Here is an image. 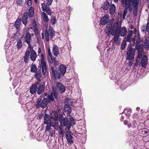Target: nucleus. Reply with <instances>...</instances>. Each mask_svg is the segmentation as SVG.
Returning <instances> with one entry per match:
<instances>
[{"instance_id":"obj_22","label":"nucleus","mask_w":149,"mask_h":149,"mask_svg":"<svg viewBox=\"0 0 149 149\" xmlns=\"http://www.w3.org/2000/svg\"><path fill=\"white\" fill-rule=\"evenodd\" d=\"M109 6V2L108 1H106L104 2V4L102 6L101 8H102L105 11L108 9Z\"/></svg>"},{"instance_id":"obj_14","label":"nucleus","mask_w":149,"mask_h":149,"mask_svg":"<svg viewBox=\"0 0 149 149\" xmlns=\"http://www.w3.org/2000/svg\"><path fill=\"white\" fill-rule=\"evenodd\" d=\"M45 88V84H39L38 86L37 89V93L40 95L44 91Z\"/></svg>"},{"instance_id":"obj_2","label":"nucleus","mask_w":149,"mask_h":149,"mask_svg":"<svg viewBox=\"0 0 149 149\" xmlns=\"http://www.w3.org/2000/svg\"><path fill=\"white\" fill-rule=\"evenodd\" d=\"M129 5L130 8H132L131 12L133 10V15L136 17L137 15L138 7L139 0H128Z\"/></svg>"},{"instance_id":"obj_35","label":"nucleus","mask_w":149,"mask_h":149,"mask_svg":"<svg viewBox=\"0 0 149 149\" xmlns=\"http://www.w3.org/2000/svg\"><path fill=\"white\" fill-rule=\"evenodd\" d=\"M126 41L125 40H123L122 43L121 45V49L122 50H123L125 49L126 45Z\"/></svg>"},{"instance_id":"obj_6","label":"nucleus","mask_w":149,"mask_h":149,"mask_svg":"<svg viewBox=\"0 0 149 149\" xmlns=\"http://www.w3.org/2000/svg\"><path fill=\"white\" fill-rule=\"evenodd\" d=\"M58 117L59 121L61 126H66L68 129H69L71 127V124L67 118L66 117H64L62 114H60Z\"/></svg>"},{"instance_id":"obj_52","label":"nucleus","mask_w":149,"mask_h":149,"mask_svg":"<svg viewBox=\"0 0 149 149\" xmlns=\"http://www.w3.org/2000/svg\"><path fill=\"white\" fill-rule=\"evenodd\" d=\"M48 6H50L53 0H46Z\"/></svg>"},{"instance_id":"obj_10","label":"nucleus","mask_w":149,"mask_h":149,"mask_svg":"<svg viewBox=\"0 0 149 149\" xmlns=\"http://www.w3.org/2000/svg\"><path fill=\"white\" fill-rule=\"evenodd\" d=\"M73 134L71 132L67 131L66 132L65 137L67 142L70 144L74 143Z\"/></svg>"},{"instance_id":"obj_4","label":"nucleus","mask_w":149,"mask_h":149,"mask_svg":"<svg viewBox=\"0 0 149 149\" xmlns=\"http://www.w3.org/2000/svg\"><path fill=\"white\" fill-rule=\"evenodd\" d=\"M127 50L126 60H133L134 58L135 55V49L132 48L131 45H129L127 48Z\"/></svg>"},{"instance_id":"obj_55","label":"nucleus","mask_w":149,"mask_h":149,"mask_svg":"<svg viewBox=\"0 0 149 149\" xmlns=\"http://www.w3.org/2000/svg\"><path fill=\"white\" fill-rule=\"evenodd\" d=\"M53 91L54 97L56 99H57L58 97L57 96V94L56 92V91H55V90L54 89H53Z\"/></svg>"},{"instance_id":"obj_36","label":"nucleus","mask_w":149,"mask_h":149,"mask_svg":"<svg viewBox=\"0 0 149 149\" xmlns=\"http://www.w3.org/2000/svg\"><path fill=\"white\" fill-rule=\"evenodd\" d=\"M114 35V36L113 38V41L115 42L118 40L120 36V35L118 33H116V34Z\"/></svg>"},{"instance_id":"obj_3","label":"nucleus","mask_w":149,"mask_h":149,"mask_svg":"<svg viewBox=\"0 0 149 149\" xmlns=\"http://www.w3.org/2000/svg\"><path fill=\"white\" fill-rule=\"evenodd\" d=\"M47 104L48 99L44 98L42 100V97L40 96L37 99L35 106L36 109H39L40 107L43 109L47 106Z\"/></svg>"},{"instance_id":"obj_13","label":"nucleus","mask_w":149,"mask_h":149,"mask_svg":"<svg viewBox=\"0 0 149 149\" xmlns=\"http://www.w3.org/2000/svg\"><path fill=\"white\" fill-rule=\"evenodd\" d=\"M56 87L58 91L61 93H64L65 90V88L60 82H57L56 83Z\"/></svg>"},{"instance_id":"obj_37","label":"nucleus","mask_w":149,"mask_h":149,"mask_svg":"<svg viewBox=\"0 0 149 149\" xmlns=\"http://www.w3.org/2000/svg\"><path fill=\"white\" fill-rule=\"evenodd\" d=\"M51 22L52 23V25H54L56 23V19L54 16H52L51 17V18L50 19Z\"/></svg>"},{"instance_id":"obj_58","label":"nucleus","mask_w":149,"mask_h":149,"mask_svg":"<svg viewBox=\"0 0 149 149\" xmlns=\"http://www.w3.org/2000/svg\"><path fill=\"white\" fill-rule=\"evenodd\" d=\"M125 39H126V41L128 42H130L131 40V37L127 36V38H125Z\"/></svg>"},{"instance_id":"obj_50","label":"nucleus","mask_w":149,"mask_h":149,"mask_svg":"<svg viewBox=\"0 0 149 149\" xmlns=\"http://www.w3.org/2000/svg\"><path fill=\"white\" fill-rule=\"evenodd\" d=\"M64 110L67 111V112H71L72 111L71 108V107H68V109H64Z\"/></svg>"},{"instance_id":"obj_23","label":"nucleus","mask_w":149,"mask_h":149,"mask_svg":"<svg viewBox=\"0 0 149 149\" xmlns=\"http://www.w3.org/2000/svg\"><path fill=\"white\" fill-rule=\"evenodd\" d=\"M29 55L30 52L28 50H27L26 51L25 55L23 57L24 61L26 63H28V59Z\"/></svg>"},{"instance_id":"obj_49","label":"nucleus","mask_w":149,"mask_h":149,"mask_svg":"<svg viewBox=\"0 0 149 149\" xmlns=\"http://www.w3.org/2000/svg\"><path fill=\"white\" fill-rule=\"evenodd\" d=\"M38 27H36L35 28H33V30L34 31V32L36 34V35H38Z\"/></svg>"},{"instance_id":"obj_5","label":"nucleus","mask_w":149,"mask_h":149,"mask_svg":"<svg viewBox=\"0 0 149 149\" xmlns=\"http://www.w3.org/2000/svg\"><path fill=\"white\" fill-rule=\"evenodd\" d=\"M135 49L138 51V54L137 58L140 59L141 58L143 52V45L141 43L140 38H138L136 42Z\"/></svg>"},{"instance_id":"obj_40","label":"nucleus","mask_w":149,"mask_h":149,"mask_svg":"<svg viewBox=\"0 0 149 149\" xmlns=\"http://www.w3.org/2000/svg\"><path fill=\"white\" fill-rule=\"evenodd\" d=\"M27 19H26L24 17H22V21L23 23L26 26L28 23L27 20Z\"/></svg>"},{"instance_id":"obj_53","label":"nucleus","mask_w":149,"mask_h":149,"mask_svg":"<svg viewBox=\"0 0 149 149\" xmlns=\"http://www.w3.org/2000/svg\"><path fill=\"white\" fill-rule=\"evenodd\" d=\"M133 33V31L132 30L129 31V33L127 36L129 38V37H131V36L132 35Z\"/></svg>"},{"instance_id":"obj_46","label":"nucleus","mask_w":149,"mask_h":149,"mask_svg":"<svg viewBox=\"0 0 149 149\" xmlns=\"http://www.w3.org/2000/svg\"><path fill=\"white\" fill-rule=\"evenodd\" d=\"M19 24H18L17 23H16V22H15L14 25V26L15 27L16 29L17 30H18L19 28Z\"/></svg>"},{"instance_id":"obj_29","label":"nucleus","mask_w":149,"mask_h":149,"mask_svg":"<svg viewBox=\"0 0 149 149\" xmlns=\"http://www.w3.org/2000/svg\"><path fill=\"white\" fill-rule=\"evenodd\" d=\"M48 53L49 56V61L50 63H53V58L52 57V53L51 52L50 49L49 48L48 49Z\"/></svg>"},{"instance_id":"obj_27","label":"nucleus","mask_w":149,"mask_h":149,"mask_svg":"<svg viewBox=\"0 0 149 149\" xmlns=\"http://www.w3.org/2000/svg\"><path fill=\"white\" fill-rule=\"evenodd\" d=\"M49 115L45 113L44 116V123L45 124H48L49 119Z\"/></svg>"},{"instance_id":"obj_1","label":"nucleus","mask_w":149,"mask_h":149,"mask_svg":"<svg viewBox=\"0 0 149 149\" xmlns=\"http://www.w3.org/2000/svg\"><path fill=\"white\" fill-rule=\"evenodd\" d=\"M120 28L117 22H114L113 25L111 23L107 25V28L105 29L106 33L108 35H110L111 33V34L113 36L118 33Z\"/></svg>"},{"instance_id":"obj_15","label":"nucleus","mask_w":149,"mask_h":149,"mask_svg":"<svg viewBox=\"0 0 149 149\" xmlns=\"http://www.w3.org/2000/svg\"><path fill=\"white\" fill-rule=\"evenodd\" d=\"M127 33L126 28L125 26H123L120 28V30L118 32V33L121 36H124L126 35Z\"/></svg>"},{"instance_id":"obj_17","label":"nucleus","mask_w":149,"mask_h":149,"mask_svg":"<svg viewBox=\"0 0 149 149\" xmlns=\"http://www.w3.org/2000/svg\"><path fill=\"white\" fill-rule=\"evenodd\" d=\"M59 71L63 76L66 72V67L64 65L61 64L58 66Z\"/></svg>"},{"instance_id":"obj_62","label":"nucleus","mask_w":149,"mask_h":149,"mask_svg":"<svg viewBox=\"0 0 149 149\" xmlns=\"http://www.w3.org/2000/svg\"><path fill=\"white\" fill-rule=\"evenodd\" d=\"M53 63H54V64L56 66L58 65V61H56V60H55V61H53Z\"/></svg>"},{"instance_id":"obj_48","label":"nucleus","mask_w":149,"mask_h":149,"mask_svg":"<svg viewBox=\"0 0 149 149\" xmlns=\"http://www.w3.org/2000/svg\"><path fill=\"white\" fill-rule=\"evenodd\" d=\"M60 130L59 132V134L62 137H63L64 135L63 130L61 128H60Z\"/></svg>"},{"instance_id":"obj_8","label":"nucleus","mask_w":149,"mask_h":149,"mask_svg":"<svg viewBox=\"0 0 149 149\" xmlns=\"http://www.w3.org/2000/svg\"><path fill=\"white\" fill-rule=\"evenodd\" d=\"M53 29L51 26H49V31H48L47 29L45 30V39L47 41H49V36L50 38H52L54 35V32L53 31Z\"/></svg>"},{"instance_id":"obj_33","label":"nucleus","mask_w":149,"mask_h":149,"mask_svg":"<svg viewBox=\"0 0 149 149\" xmlns=\"http://www.w3.org/2000/svg\"><path fill=\"white\" fill-rule=\"evenodd\" d=\"M37 70L36 65L35 64H32L31 67L30 71L33 72H35Z\"/></svg>"},{"instance_id":"obj_56","label":"nucleus","mask_w":149,"mask_h":149,"mask_svg":"<svg viewBox=\"0 0 149 149\" xmlns=\"http://www.w3.org/2000/svg\"><path fill=\"white\" fill-rule=\"evenodd\" d=\"M51 127L50 126L47 125L46 127V130L48 131H49Z\"/></svg>"},{"instance_id":"obj_21","label":"nucleus","mask_w":149,"mask_h":149,"mask_svg":"<svg viewBox=\"0 0 149 149\" xmlns=\"http://www.w3.org/2000/svg\"><path fill=\"white\" fill-rule=\"evenodd\" d=\"M52 53L56 57H57L59 54V52L58 51V47L57 46L55 45H54L53 47Z\"/></svg>"},{"instance_id":"obj_42","label":"nucleus","mask_w":149,"mask_h":149,"mask_svg":"<svg viewBox=\"0 0 149 149\" xmlns=\"http://www.w3.org/2000/svg\"><path fill=\"white\" fill-rule=\"evenodd\" d=\"M43 63H46L44 62V56L43 54L41 55V64H42Z\"/></svg>"},{"instance_id":"obj_43","label":"nucleus","mask_w":149,"mask_h":149,"mask_svg":"<svg viewBox=\"0 0 149 149\" xmlns=\"http://www.w3.org/2000/svg\"><path fill=\"white\" fill-rule=\"evenodd\" d=\"M149 21V20L148 19V21L147 24V25L146 26V31L148 33L149 32V22H148Z\"/></svg>"},{"instance_id":"obj_31","label":"nucleus","mask_w":149,"mask_h":149,"mask_svg":"<svg viewBox=\"0 0 149 149\" xmlns=\"http://www.w3.org/2000/svg\"><path fill=\"white\" fill-rule=\"evenodd\" d=\"M49 123L51 126L54 127L55 125L56 124V122L55 120L53 117H51L49 120Z\"/></svg>"},{"instance_id":"obj_51","label":"nucleus","mask_w":149,"mask_h":149,"mask_svg":"<svg viewBox=\"0 0 149 149\" xmlns=\"http://www.w3.org/2000/svg\"><path fill=\"white\" fill-rule=\"evenodd\" d=\"M32 0H27V5L30 6L32 5Z\"/></svg>"},{"instance_id":"obj_44","label":"nucleus","mask_w":149,"mask_h":149,"mask_svg":"<svg viewBox=\"0 0 149 149\" xmlns=\"http://www.w3.org/2000/svg\"><path fill=\"white\" fill-rule=\"evenodd\" d=\"M31 42H29V43H27L28 45V48H27V50H28L29 52L30 51H31V50H33L32 49V47L31 46L30 44Z\"/></svg>"},{"instance_id":"obj_47","label":"nucleus","mask_w":149,"mask_h":149,"mask_svg":"<svg viewBox=\"0 0 149 149\" xmlns=\"http://www.w3.org/2000/svg\"><path fill=\"white\" fill-rule=\"evenodd\" d=\"M140 38L139 37H137V38H136V39H137V38ZM131 40H132V41L133 42V44H132V45L133 46H134V45H136V40H136V39L134 38H132V39Z\"/></svg>"},{"instance_id":"obj_18","label":"nucleus","mask_w":149,"mask_h":149,"mask_svg":"<svg viewBox=\"0 0 149 149\" xmlns=\"http://www.w3.org/2000/svg\"><path fill=\"white\" fill-rule=\"evenodd\" d=\"M30 58L31 60L33 61H34L36 60V59L37 57V54L34 50H31L30 51Z\"/></svg>"},{"instance_id":"obj_24","label":"nucleus","mask_w":149,"mask_h":149,"mask_svg":"<svg viewBox=\"0 0 149 149\" xmlns=\"http://www.w3.org/2000/svg\"><path fill=\"white\" fill-rule=\"evenodd\" d=\"M137 125V123H136V121L133 120L132 121L129 122L128 124L127 127L128 128L131 127L132 128H136Z\"/></svg>"},{"instance_id":"obj_59","label":"nucleus","mask_w":149,"mask_h":149,"mask_svg":"<svg viewBox=\"0 0 149 149\" xmlns=\"http://www.w3.org/2000/svg\"><path fill=\"white\" fill-rule=\"evenodd\" d=\"M141 132L142 134L144 135L148 133V131L147 130H143L141 131Z\"/></svg>"},{"instance_id":"obj_20","label":"nucleus","mask_w":149,"mask_h":149,"mask_svg":"<svg viewBox=\"0 0 149 149\" xmlns=\"http://www.w3.org/2000/svg\"><path fill=\"white\" fill-rule=\"evenodd\" d=\"M148 58L146 56H144L142 58L141 61V65L143 68L146 67L147 62Z\"/></svg>"},{"instance_id":"obj_32","label":"nucleus","mask_w":149,"mask_h":149,"mask_svg":"<svg viewBox=\"0 0 149 149\" xmlns=\"http://www.w3.org/2000/svg\"><path fill=\"white\" fill-rule=\"evenodd\" d=\"M35 72V77L36 78L37 80H39V81H40V78H41V74L40 72V71H38Z\"/></svg>"},{"instance_id":"obj_41","label":"nucleus","mask_w":149,"mask_h":149,"mask_svg":"<svg viewBox=\"0 0 149 149\" xmlns=\"http://www.w3.org/2000/svg\"><path fill=\"white\" fill-rule=\"evenodd\" d=\"M23 3L22 0H17L16 3L18 5L22 6V3Z\"/></svg>"},{"instance_id":"obj_28","label":"nucleus","mask_w":149,"mask_h":149,"mask_svg":"<svg viewBox=\"0 0 149 149\" xmlns=\"http://www.w3.org/2000/svg\"><path fill=\"white\" fill-rule=\"evenodd\" d=\"M46 63H43L42 64H41L40 67L42 68V71L43 74L45 75L46 72Z\"/></svg>"},{"instance_id":"obj_57","label":"nucleus","mask_w":149,"mask_h":149,"mask_svg":"<svg viewBox=\"0 0 149 149\" xmlns=\"http://www.w3.org/2000/svg\"><path fill=\"white\" fill-rule=\"evenodd\" d=\"M43 116V114L42 113H41L39 114L38 117H39V119L41 120Z\"/></svg>"},{"instance_id":"obj_61","label":"nucleus","mask_w":149,"mask_h":149,"mask_svg":"<svg viewBox=\"0 0 149 149\" xmlns=\"http://www.w3.org/2000/svg\"><path fill=\"white\" fill-rule=\"evenodd\" d=\"M58 125L57 124V125H56V124L55 125V126L54 127V129L55 130V131L56 130H58Z\"/></svg>"},{"instance_id":"obj_19","label":"nucleus","mask_w":149,"mask_h":149,"mask_svg":"<svg viewBox=\"0 0 149 149\" xmlns=\"http://www.w3.org/2000/svg\"><path fill=\"white\" fill-rule=\"evenodd\" d=\"M42 11L46 12L49 15H51L52 14V12L50 7L47 5L45 6V8L42 7Z\"/></svg>"},{"instance_id":"obj_63","label":"nucleus","mask_w":149,"mask_h":149,"mask_svg":"<svg viewBox=\"0 0 149 149\" xmlns=\"http://www.w3.org/2000/svg\"><path fill=\"white\" fill-rule=\"evenodd\" d=\"M70 107L69 105H68V104H65L64 106V109H68V107Z\"/></svg>"},{"instance_id":"obj_60","label":"nucleus","mask_w":149,"mask_h":149,"mask_svg":"<svg viewBox=\"0 0 149 149\" xmlns=\"http://www.w3.org/2000/svg\"><path fill=\"white\" fill-rule=\"evenodd\" d=\"M15 22L18 24H20L21 22V19L20 18H18Z\"/></svg>"},{"instance_id":"obj_45","label":"nucleus","mask_w":149,"mask_h":149,"mask_svg":"<svg viewBox=\"0 0 149 149\" xmlns=\"http://www.w3.org/2000/svg\"><path fill=\"white\" fill-rule=\"evenodd\" d=\"M33 28L38 27L37 23L36 22L35 19H34L33 20Z\"/></svg>"},{"instance_id":"obj_11","label":"nucleus","mask_w":149,"mask_h":149,"mask_svg":"<svg viewBox=\"0 0 149 149\" xmlns=\"http://www.w3.org/2000/svg\"><path fill=\"white\" fill-rule=\"evenodd\" d=\"M34 10L32 6L31 7L29 10V13L27 12H24L22 17L28 19V16L30 17H32L34 15Z\"/></svg>"},{"instance_id":"obj_16","label":"nucleus","mask_w":149,"mask_h":149,"mask_svg":"<svg viewBox=\"0 0 149 149\" xmlns=\"http://www.w3.org/2000/svg\"><path fill=\"white\" fill-rule=\"evenodd\" d=\"M39 83L37 82L35 84H33L30 89V92L32 94H33L37 91V89L38 88V85Z\"/></svg>"},{"instance_id":"obj_39","label":"nucleus","mask_w":149,"mask_h":149,"mask_svg":"<svg viewBox=\"0 0 149 149\" xmlns=\"http://www.w3.org/2000/svg\"><path fill=\"white\" fill-rule=\"evenodd\" d=\"M22 43L21 40L19 39L17 42V48L18 49H20L22 47Z\"/></svg>"},{"instance_id":"obj_26","label":"nucleus","mask_w":149,"mask_h":149,"mask_svg":"<svg viewBox=\"0 0 149 149\" xmlns=\"http://www.w3.org/2000/svg\"><path fill=\"white\" fill-rule=\"evenodd\" d=\"M25 42L27 43H29L31 40V37L29 33H27L25 36Z\"/></svg>"},{"instance_id":"obj_12","label":"nucleus","mask_w":149,"mask_h":149,"mask_svg":"<svg viewBox=\"0 0 149 149\" xmlns=\"http://www.w3.org/2000/svg\"><path fill=\"white\" fill-rule=\"evenodd\" d=\"M109 20V17L108 15H105L100 20V25H105L107 23Z\"/></svg>"},{"instance_id":"obj_64","label":"nucleus","mask_w":149,"mask_h":149,"mask_svg":"<svg viewBox=\"0 0 149 149\" xmlns=\"http://www.w3.org/2000/svg\"><path fill=\"white\" fill-rule=\"evenodd\" d=\"M129 123L128 122V121L126 120H125L124 122V124L125 125H128Z\"/></svg>"},{"instance_id":"obj_30","label":"nucleus","mask_w":149,"mask_h":149,"mask_svg":"<svg viewBox=\"0 0 149 149\" xmlns=\"http://www.w3.org/2000/svg\"><path fill=\"white\" fill-rule=\"evenodd\" d=\"M42 15L43 17V21L45 23H47L49 20V19L46 13H45V12H42Z\"/></svg>"},{"instance_id":"obj_34","label":"nucleus","mask_w":149,"mask_h":149,"mask_svg":"<svg viewBox=\"0 0 149 149\" xmlns=\"http://www.w3.org/2000/svg\"><path fill=\"white\" fill-rule=\"evenodd\" d=\"M144 47L146 49H149V41L147 38H146L144 43Z\"/></svg>"},{"instance_id":"obj_54","label":"nucleus","mask_w":149,"mask_h":149,"mask_svg":"<svg viewBox=\"0 0 149 149\" xmlns=\"http://www.w3.org/2000/svg\"><path fill=\"white\" fill-rule=\"evenodd\" d=\"M136 62L135 63L134 65L135 66H137L139 63V61H140V59H139L138 58H136Z\"/></svg>"},{"instance_id":"obj_25","label":"nucleus","mask_w":149,"mask_h":149,"mask_svg":"<svg viewBox=\"0 0 149 149\" xmlns=\"http://www.w3.org/2000/svg\"><path fill=\"white\" fill-rule=\"evenodd\" d=\"M109 13L111 15H113L115 11L116 7L115 5L112 4L111 5L109 8Z\"/></svg>"},{"instance_id":"obj_7","label":"nucleus","mask_w":149,"mask_h":149,"mask_svg":"<svg viewBox=\"0 0 149 149\" xmlns=\"http://www.w3.org/2000/svg\"><path fill=\"white\" fill-rule=\"evenodd\" d=\"M50 72L54 79H62L63 77L58 70L55 69L52 66L51 67Z\"/></svg>"},{"instance_id":"obj_9","label":"nucleus","mask_w":149,"mask_h":149,"mask_svg":"<svg viewBox=\"0 0 149 149\" xmlns=\"http://www.w3.org/2000/svg\"><path fill=\"white\" fill-rule=\"evenodd\" d=\"M126 2H125L124 3H123L122 4L123 6H125V9L124 10L123 12V19H125V16L127 14V13L128 10V9L129 11L130 12H131L132 8H131L130 7V6L128 4V1H126Z\"/></svg>"},{"instance_id":"obj_38","label":"nucleus","mask_w":149,"mask_h":149,"mask_svg":"<svg viewBox=\"0 0 149 149\" xmlns=\"http://www.w3.org/2000/svg\"><path fill=\"white\" fill-rule=\"evenodd\" d=\"M48 102L50 103L51 101H53L54 100V98L53 95L51 94L48 96Z\"/></svg>"}]
</instances>
